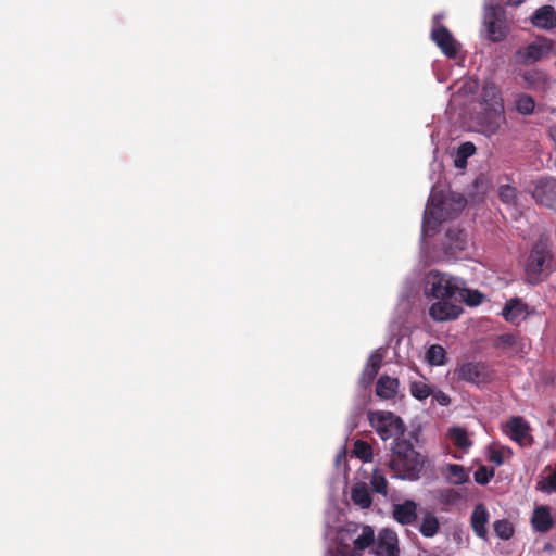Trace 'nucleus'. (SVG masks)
<instances>
[{
	"label": "nucleus",
	"instance_id": "4c0bfd02",
	"mask_svg": "<svg viewBox=\"0 0 556 556\" xmlns=\"http://www.w3.org/2000/svg\"><path fill=\"white\" fill-rule=\"evenodd\" d=\"M370 484L376 493L387 495L388 493V481L384 476L375 472L371 477Z\"/></svg>",
	"mask_w": 556,
	"mask_h": 556
},
{
	"label": "nucleus",
	"instance_id": "f3484780",
	"mask_svg": "<svg viewBox=\"0 0 556 556\" xmlns=\"http://www.w3.org/2000/svg\"><path fill=\"white\" fill-rule=\"evenodd\" d=\"M531 23L534 27L541 29H553L556 27V10L552 5L539 8L531 16Z\"/></svg>",
	"mask_w": 556,
	"mask_h": 556
},
{
	"label": "nucleus",
	"instance_id": "b1692460",
	"mask_svg": "<svg viewBox=\"0 0 556 556\" xmlns=\"http://www.w3.org/2000/svg\"><path fill=\"white\" fill-rule=\"evenodd\" d=\"M382 364V356L375 352L368 358V362L363 370L362 380L364 383H370L377 377Z\"/></svg>",
	"mask_w": 556,
	"mask_h": 556
},
{
	"label": "nucleus",
	"instance_id": "ea45409f",
	"mask_svg": "<svg viewBox=\"0 0 556 556\" xmlns=\"http://www.w3.org/2000/svg\"><path fill=\"white\" fill-rule=\"evenodd\" d=\"M541 490L548 493L556 492V469L546 477L545 484L541 486Z\"/></svg>",
	"mask_w": 556,
	"mask_h": 556
},
{
	"label": "nucleus",
	"instance_id": "37998d69",
	"mask_svg": "<svg viewBox=\"0 0 556 556\" xmlns=\"http://www.w3.org/2000/svg\"><path fill=\"white\" fill-rule=\"evenodd\" d=\"M467 203V200L464 197H459L456 201L457 210H463Z\"/></svg>",
	"mask_w": 556,
	"mask_h": 556
},
{
	"label": "nucleus",
	"instance_id": "393cba45",
	"mask_svg": "<svg viewBox=\"0 0 556 556\" xmlns=\"http://www.w3.org/2000/svg\"><path fill=\"white\" fill-rule=\"evenodd\" d=\"M440 530V522L434 514L426 513L422 517L421 525L419 527L420 533L425 538L434 536Z\"/></svg>",
	"mask_w": 556,
	"mask_h": 556
},
{
	"label": "nucleus",
	"instance_id": "cd10ccee",
	"mask_svg": "<svg viewBox=\"0 0 556 556\" xmlns=\"http://www.w3.org/2000/svg\"><path fill=\"white\" fill-rule=\"evenodd\" d=\"M515 108L521 115H531L535 109V101L528 93H519L515 99Z\"/></svg>",
	"mask_w": 556,
	"mask_h": 556
},
{
	"label": "nucleus",
	"instance_id": "c03bdc74",
	"mask_svg": "<svg viewBox=\"0 0 556 556\" xmlns=\"http://www.w3.org/2000/svg\"><path fill=\"white\" fill-rule=\"evenodd\" d=\"M548 134L551 139L556 143V124L549 127Z\"/></svg>",
	"mask_w": 556,
	"mask_h": 556
},
{
	"label": "nucleus",
	"instance_id": "79ce46f5",
	"mask_svg": "<svg viewBox=\"0 0 556 556\" xmlns=\"http://www.w3.org/2000/svg\"><path fill=\"white\" fill-rule=\"evenodd\" d=\"M433 396L437 400V402L442 406H447L451 403V397L442 391L434 393Z\"/></svg>",
	"mask_w": 556,
	"mask_h": 556
},
{
	"label": "nucleus",
	"instance_id": "7ed1b4c3",
	"mask_svg": "<svg viewBox=\"0 0 556 556\" xmlns=\"http://www.w3.org/2000/svg\"><path fill=\"white\" fill-rule=\"evenodd\" d=\"M554 270V256L549 247L543 242H536L528 257L526 271L533 282L541 281Z\"/></svg>",
	"mask_w": 556,
	"mask_h": 556
},
{
	"label": "nucleus",
	"instance_id": "c85d7f7f",
	"mask_svg": "<svg viewBox=\"0 0 556 556\" xmlns=\"http://www.w3.org/2000/svg\"><path fill=\"white\" fill-rule=\"evenodd\" d=\"M520 345V339L513 333H503L495 338L493 346L500 350L516 349Z\"/></svg>",
	"mask_w": 556,
	"mask_h": 556
},
{
	"label": "nucleus",
	"instance_id": "423d86ee",
	"mask_svg": "<svg viewBox=\"0 0 556 556\" xmlns=\"http://www.w3.org/2000/svg\"><path fill=\"white\" fill-rule=\"evenodd\" d=\"M483 26L486 39L492 42H502L508 35L505 11L498 5H486L483 14Z\"/></svg>",
	"mask_w": 556,
	"mask_h": 556
},
{
	"label": "nucleus",
	"instance_id": "f03ea898",
	"mask_svg": "<svg viewBox=\"0 0 556 556\" xmlns=\"http://www.w3.org/2000/svg\"><path fill=\"white\" fill-rule=\"evenodd\" d=\"M462 288V279L439 270H430L424 281V293L437 300H455L457 290Z\"/></svg>",
	"mask_w": 556,
	"mask_h": 556
},
{
	"label": "nucleus",
	"instance_id": "72a5a7b5",
	"mask_svg": "<svg viewBox=\"0 0 556 556\" xmlns=\"http://www.w3.org/2000/svg\"><path fill=\"white\" fill-rule=\"evenodd\" d=\"M517 188L511 185H501L498 187V198L507 205L515 206L517 204Z\"/></svg>",
	"mask_w": 556,
	"mask_h": 556
},
{
	"label": "nucleus",
	"instance_id": "bb28decb",
	"mask_svg": "<svg viewBox=\"0 0 556 556\" xmlns=\"http://www.w3.org/2000/svg\"><path fill=\"white\" fill-rule=\"evenodd\" d=\"M351 498L361 508H369L372 504L371 495L366 485H356L352 489Z\"/></svg>",
	"mask_w": 556,
	"mask_h": 556
},
{
	"label": "nucleus",
	"instance_id": "f8f14e48",
	"mask_svg": "<svg viewBox=\"0 0 556 556\" xmlns=\"http://www.w3.org/2000/svg\"><path fill=\"white\" fill-rule=\"evenodd\" d=\"M431 39L441 49V51L448 58H456L458 52V45L452 33L443 25L432 29Z\"/></svg>",
	"mask_w": 556,
	"mask_h": 556
},
{
	"label": "nucleus",
	"instance_id": "2f4dec72",
	"mask_svg": "<svg viewBox=\"0 0 556 556\" xmlns=\"http://www.w3.org/2000/svg\"><path fill=\"white\" fill-rule=\"evenodd\" d=\"M493 529L495 534L505 541L509 540L515 533L513 523L507 519L495 520L493 523Z\"/></svg>",
	"mask_w": 556,
	"mask_h": 556
},
{
	"label": "nucleus",
	"instance_id": "a211bd4d",
	"mask_svg": "<svg viewBox=\"0 0 556 556\" xmlns=\"http://www.w3.org/2000/svg\"><path fill=\"white\" fill-rule=\"evenodd\" d=\"M489 513L483 504H478L471 514L470 523L475 534L480 539H486Z\"/></svg>",
	"mask_w": 556,
	"mask_h": 556
},
{
	"label": "nucleus",
	"instance_id": "4468645a",
	"mask_svg": "<svg viewBox=\"0 0 556 556\" xmlns=\"http://www.w3.org/2000/svg\"><path fill=\"white\" fill-rule=\"evenodd\" d=\"M445 237L446 241L444 242V250L447 255L457 256L460 252L466 250L468 239L465 230L450 228L446 231Z\"/></svg>",
	"mask_w": 556,
	"mask_h": 556
},
{
	"label": "nucleus",
	"instance_id": "a878e982",
	"mask_svg": "<svg viewBox=\"0 0 556 556\" xmlns=\"http://www.w3.org/2000/svg\"><path fill=\"white\" fill-rule=\"evenodd\" d=\"M523 312V305L517 298L508 300L502 311V316L507 321H515Z\"/></svg>",
	"mask_w": 556,
	"mask_h": 556
},
{
	"label": "nucleus",
	"instance_id": "6e6552de",
	"mask_svg": "<svg viewBox=\"0 0 556 556\" xmlns=\"http://www.w3.org/2000/svg\"><path fill=\"white\" fill-rule=\"evenodd\" d=\"M455 374L459 380L477 386L491 380L489 366L482 362L463 363L456 368Z\"/></svg>",
	"mask_w": 556,
	"mask_h": 556
},
{
	"label": "nucleus",
	"instance_id": "2eb2a0df",
	"mask_svg": "<svg viewBox=\"0 0 556 556\" xmlns=\"http://www.w3.org/2000/svg\"><path fill=\"white\" fill-rule=\"evenodd\" d=\"M418 504L413 500H405L401 504L393 505L392 516L402 526L413 525L417 520Z\"/></svg>",
	"mask_w": 556,
	"mask_h": 556
},
{
	"label": "nucleus",
	"instance_id": "58836bf2",
	"mask_svg": "<svg viewBox=\"0 0 556 556\" xmlns=\"http://www.w3.org/2000/svg\"><path fill=\"white\" fill-rule=\"evenodd\" d=\"M494 476L493 469H488L485 466H480L473 475L475 481L481 485H484L490 482V480Z\"/></svg>",
	"mask_w": 556,
	"mask_h": 556
},
{
	"label": "nucleus",
	"instance_id": "c756f323",
	"mask_svg": "<svg viewBox=\"0 0 556 556\" xmlns=\"http://www.w3.org/2000/svg\"><path fill=\"white\" fill-rule=\"evenodd\" d=\"M475 152L476 146L472 142L467 141L462 143L457 149L455 166L459 168L464 167L467 164V159L473 155Z\"/></svg>",
	"mask_w": 556,
	"mask_h": 556
},
{
	"label": "nucleus",
	"instance_id": "ddd939ff",
	"mask_svg": "<svg viewBox=\"0 0 556 556\" xmlns=\"http://www.w3.org/2000/svg\"><path fill=\"white\" fill-rule=\"evenodd\" d=\"M520 77L523 80L525 88L533 91L545 92L551 85L548 74L542 70L533 68L523 71L520 73Z\"/></svg>",
	"mask_w": 556,
	"mask_h": 556
},
{
	"label": "nucleus",
	"instance_id": "1a4fd4ad",
	"mask_svg": "<svg viewBox=\"0 0 556 556\" xmlns=\"http://www.w3.org/2000/svg\"><path fill=\"white\" fill-rule=\"evenodd\" d=\"M447 201L442 197L432 195L424 214V228L434 229L446 219L453 218V215L447 212Z\"/></svg>",
	"mask_w": 556,
	"mask_h": 556
},
{
	"label": "nucleus",
	"instance_id": "4be33fe9",
	"mask_svg": "<svg viewBox=\"0 0 556 556\" xmlns=\"http://www.w3.org/2000/svg\"><path fill=\"white\" fill-rule=\"evenodd\" d=\"M370 546H375V531L370 526H363L361 534L353 541L351 556H361Z\"/></svg>",
	"mask_w": 556,
	"mask_h": 556
},
{
	"label": "nucleus",
	"instance_id": "6ab92c4d",
	"mask_svg": "<svg viewBox=\"0 0 556 556\" xmlns=\"http://www.w3.org/2000/svg\"><path fill=\"white\" fill-rule=\"evenodd\" d=\"M481 98L483 108H504L501 88L493 81H488L483 85Z\"/></svg>",
	"mask_w": 556,
	"mask_h": 556
},
{
	"label": "nucleus",
	"instance_id": "7c9ffc66",
	"mask_svg": "<svg viewBox=\"0 0 556 556\" xmlns=\"http://www.w3.org/2000/svg\"><path fill=\"white\" fill-rule=\"evenodd\" d=\"M353 454L364 463L371 462L374 457L371 445L363 440L354 442Z\"/></svg>",
	"mask_w": 556,
	"mask_h": 556
},
{
	"label": "nucleus",
	"instance_id": "9b49d317",
	"mask_svg": "<svg viewBox=\"0 0 556 556\" xmlns=\"http://www.w3.org/2000/svg\"><path fill=\"white\" fill-rule=\"evenodd\" d=\"M375 554L378 556H399V540L394 531L382 529L375 539Z\"/></svg>",
	"mask_w": 556,
	"mask_h": 556
},
{
	"label": "nucleus",
	"instance_id": "f257e3e1",
	"mask_svg": "<svg viewBox=\"0 0 556 556\" xmlns=\"http://www.w3.org/2000/svg\"><path fill=\"white\" fill-rule=\"evenodd\" d=\"M426 457L417 452L409 440L395 439L387 465L395 478L416 481L425 467Z\"/></svg>",
	"mask_w": 556,
	"mask_h": 556
},
{
	"label": "nucleus",
	"instance_id": "9d476101",
	"mask_svg": "<svg viewBox=\"0 0 556 556\" xmlns=\"http://www.w3.org/2000/svg\"><path fill=\"white\" fill-rule=\"evenodd\" d=\"M463 313L459 304L452 303L451 300H438L429 308L430 317L435 321L454 320Z\"/></svg>",
	"mask_w": 556,
	"mask_h": 556
},
{
	"label": "nucleus",
	"instance_id": "39448f33",
	"mask_svg": "<svg viewBox=\"0 0 556 556\" xmlns=\"http://www.w3.org/2000/svg\"><path fill=\"white\" fill-rule=\"evenodd\" d=\"M370 426L376 430L377 434L387 441L391 438L401 439L406 428L401 419L392 412L377 410L368 413Z\"/></svg>",
	"mask_w": 556,
	"mask_h": 556
},
{
	"label": "nucleus",
	"instance_id": "5701e85b",
	"mask_svg": "<svg viewBox=\"0 0 556 556\" xmlns=\"http://www.w3.org/2000/svg\"><path fill=\"white\" fill-rule=\"evenodd\" d=\"M456 301L465 302L468 306H478L482 303L484 294L479 290H471L466 288V281L462 279V288L457 290Z\"/></svg>",
	"mask_w": 556,
	"mask_h": 556
},
{
	"label": "nucleus",
	"instance_id": "c9c22d12",
	"mask_svg": "<svg viewBox=\"0 0 556 556\" xmlns=\"http://www.w3.org/2000/svg\"><path fill=\"white\" fill-rule=\"evenodd\" d=\"M447 471L451 477V482L453 484H463L468 481L469 477L465 471L464 467L458 464H450L447 466Z\"/></svg>",
	"mask_w": 556,
	"mask_h": 556
},
{
	"label": "nucleus",
	"instance_id": "e433bc0d",
	"mask_svg": "<svg viewBox=\"0 0 556 556\" xmlns=\"http://www.w3.org/2000/svg\"><path fill=\"white\" fill-rule=\"evenodd\" d=\"M450 435L454 444L459 448H467L471 445L465 429L454 427L450 430Z\"/></svg>",
	"mask_w": 556,
	"mask_h": 556
},
{
	"label": "nucleus",
	"instance_id": "0eeeda50",
	"mask_svg": "<svg viewBox=\"0 0 556 556\" xmlns=\"http://www.w3.org/2000/svg\"><path fill=\"white\" fill-rule=\"evenodd\" d=\"M505 123V109L500 106L497 109L483 108L477 116L479 131L486 137L496 135Z\"/></svg>",
	"mask_w": 556,
	"mask_h": 556
},
{
	"label": "nucleus",
	"instance_id": "412c9836",
	"mask_svg": "<svg viewBox=\"0 0 556 556\" xmlns=\"http://www.w3.org/2000/svg\"><path fill=\"white\" fill-rule=\"evenodd\" d=\"M531 522L535 531L540 533L548 532L553 528L551 508L545 505L536 507L533 511Z\"/></svg>",
	"mask_w": 556,
	"mask_h": 556
},
{
	"label": "nucleus",
	"instance_id": "f704fd0d",
	"mask_svg": "<svg viewBox=\"0 0 556 556\" xmlns=\"http://www.w3.org/2000/svg\"><path fill=\"white\" fill-rule=\"evenodd\" d=\"M409 392L415 399L422 401L429 397L433 392L432 389L422 381H412Z\"/></svg>",
	"mask_w": 556,
	"mask_h": 556
},
{
	"label": "nucleus",
	"instance_id": "a18cd8bd",
	"mask_svg": "<svg viewBox=\"0 0 556 556\" xmlns=\"http://www.w3.org/2000/svg\"><path fill=\"white\" fill-rule=\"evenodd\" d=\"M526 0H506V4L510 7H518L522 4Z\"/></svg>",
	"mask_w": 556,
	"mask_h": 556
},
{
	"label": "nucleus",
	"instance_id": "aec40b11",
	"mask_svg": "<svg viewBox=\"0 0 556 556\" xmlns=\"http://www.w3.org/2000/svg\"><path fill=\"white\" fill-rule=\"evenodd\" d=\"M400 387L397 378L382 375L376 383V395L382 400H392L396 396Z\"/></svg>",
	"mask_w": 556,
	"mask_h": 556
},
{
	"label": "nucleus",
	"instance_id": "20e7f679",
	"mask_svg": "<svg viewBox=\"0 0 556 556\" xmlns=\"http://www.w3.org/2000/svg\"><path fill=\"white\" fill-rule=\"evenodd\" d=\"M555 43L556 42L548 37L538 36L534 41L518 48L513 55V60L518 65H533L548 59L554 51Z\"/></svg>",
	"mask_w": 556,
	"mask_h": 556
},
{
	"label": "nucleus",
	"instance_id": "473e14b6",
	"mask_svg": "<svg viewBox=\"0 0 556 556\" xmlns=\"http://www.w3.org/2000/svg\"><path fill=\"white\" fill-rule=\"evenodd\" d=\"M426 357L431 365L440 366L445 363L446 352L443 346L433 344L428 349Z\"/></svg>",
	"mask_w": 556,
	"mask_h": 556
},
{
	"label": "nucleus",
	"instance_id": "a19ab883",
	"mask_svg": "<svg viewBox=\"0 0 556 556\" xmlns=\"http://www.w3.org/2000/svg\"><path fill=\"white\" fill-rule=\"evenodd\" d=\"M489 459L490 462L496 464V465H502L504 463V455H503V452L501 450H492L490 452V455H489Z\"/></svg>",
	"mask_w": 556,
	"mask_h": 556
},
{
	"label": "nucleus",
	"instance_id": "dca6fc26",
	"mask_svg": "<svg viewBox=\"0 0 556 556\" xmlns=\"http://www.w3.org/2000/svg\"><path fill=\"white\" fill-rule=\"evenodd\" d=\"M506 427L513 441L519 444H523V442L529 439V443L532 442V437L530 435V426L523 420L522 417H511L507 421Z\"/></svg>",
	"mask_w": 556,
	"mask_h": 556
}]
</instances>
